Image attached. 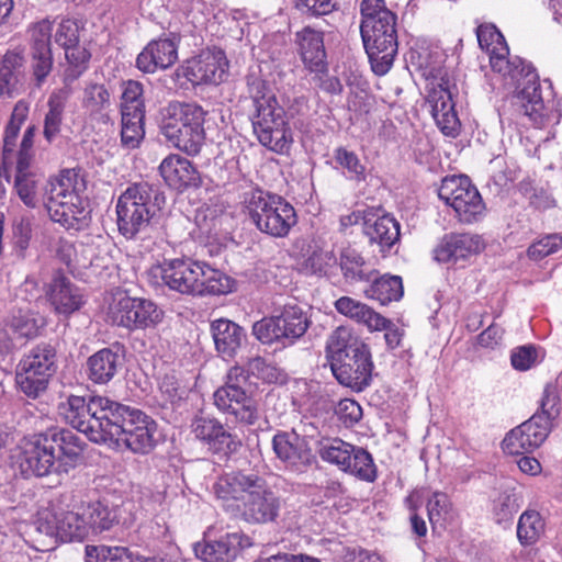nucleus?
<instances>
[{"mask_svg": "<svg viewBox=\"0 0 562 562\" xmlns=\"http://www.w3.org/2000/svg\"><path fill=\"white\" fill-rule=\"evenodd\" d=\"M477 42L490 56L492 69L501 74L509 85L517 89L516 99L521 113L536 127L546 122L544 103L541 97L538 76L530 64L519 57L508 58L509 48L505 37L495 25H480L476 31Z\"/></svg>", "mask_w": 562, "mask_h": 562, "instance_id": "obj_1", "label": "nucleus"}, {"mask_svg": "<svg viewBox=\"0 0 562 562\" xmlns=\"http://www.w3.org/2000/svg\"><path fill=\"white\" fill-rule=\"evenodd\" d=\"M213 493L227 513L250 525L276 521L282 507L281 497L255 473H225L213 484Z\"/></svg>", "mask_w": 562, "mask_h": 562, "instance_id": "obj_2", "label": "nucleus"}, {"mask_svg": "<svg viewBox=\"0 0 562 562\" xmlns=\"http://www.w3.org/2000/svg\"><path fill=\"white\" fill-rule=\"evenodd\" d=\"M78 438L66 429H48L23 438L13 459L25 477L67 474L79 459Z\"/></svg>", "mask_w": 562, "mask_h": 562, "instance_id": "obj_3", "label": "nucleus"}, {"mask_svg": "<svg viewBox=\"0 0 562 562\" xmlns=\"http://www.w3.org/2000/svg\"><path fill=\"white\" fill-rule=\"evenodd\" d=\"M149 276L159 278L172 291L193 296L227 294L234 286L222 271L189 257L165 259L150 268Z\"/></svg>", "mask_w": 562, "mask_h": 562, "instance_id": "obj_4", "label": "nucleus"}, {"mask_svg": "<svg viewBox=\"0 0 562 562\" xmlns=\"http://www.w3.org/2000/svg\"><path fill=\"white\" fill-rule=\"evenodd\" d=\"M247 92L252 102V130L259 143L276 153H284L292 143V134L284 109L266 80L257 75L247 77Z\"/></svg>", "mask_w": 562, "mask_h": 562, "instance_id": "obj_5", "label": "nucleus"}, {"mask_svg": "<svg viewBox=\"0 0 562 562\" xmlns=\"http://www.w3.org/2000/svg\"><path fill=\"white\" fill-rule=\"evenodd\" d=\"M86 181L75 169L63 170L50 181L45 202L52 221L67 229L80 231L89 225L90 211L82 193Z\"/></svg>", "mask_w": 562, "mask_h": 562, "instance_id": "obj_6", "label": "nucleus"}, {"mask_svg": "<svg viewBox=\"0 0 562 562\" xmlns=\"http://www.w3.org/2000/svg\"><path fill=\"white\" fill-rule=\"evenodd\" d=\"M165 203L164 193L148 182L128 186L119 196L115 206L120 234L133 239L145 232L158 220Z\"/></svg>", "mask_w": 562, "mask_h": 562, "instance_id": "obj_7", "label": "nucleus"}, {"mask_svg": "<svg viewBox=\"0 0 562 562\" xmlns=\"http://www.w3.org/2000/svg\"><path fill=\"white\" fill-rule=\"evenodd\" d=\"M156 431L157 424L150 416L114 401L101 443L124 446L135 453H147L156 445Z\"/></svg>", "mask_w": 562, "mask_h": 562, "instance_id": "obj_8", "label": "nucleus"}, {"mask_svg": "<svg viewBox=\"0 0 562 562\" xmlns=\"http://www.w3.org/2000/svg\"><path fill=\"white\" fill-rule=\"evenodd\" d=\"M205 115L206 112L196 103L170 102L165 108L160 132L175 148L195 156L205 139Z\"/></svg>", "mask_w": 562, "mask_h": 562, "instance_id": "obj_9", "label": "nucleus"}, {"mask_svg": "<svg viewBox=\"0 0 562 562\" xmlns=\"http://www.w3.org/2000/svg\"><path fill=\"white\" fill-rule=\"evenodd\" d=\"M245 211L263 234L283 238L297 223L294 207L283 198L256 189L245 194Z\"/></svg>", "mask_w": 562, "mask_h": 562, "instance_id": "obj_10", "label": "nucleus"}, {"mask_svg": "<svg viewBox=\"0 0 562 562\" xmlns=\"http://www.w3.org/2000/svg\"><path fill=\"white\" fill-rule=\"evenodd\" d=\"M114 401L105 396L71 395L60 406L64 419L72 428L85 434L91 441L101 443Z\"/></svg>", "mask_w": 562, "mask_h": 562, "instance_id": "obj_11", "label": "nucleus"}, {"mask_svg": "<svg viewBox=\"0 0 562 562\" xmlns=\"http://www.w3.org/2000/svg\"><path fill=\"white\" fill-rule=\"evenodd\" d=\"M310 319L296 304H286L278 315L263 317L252 325V335L265 345H293L310 327Z\"/></svg>", "mask_w": 562, "mask_h": 562, "instance_id": "obj_12", "label": "nucleus"}, {"mask_svg": "<svg viewBox=\"0 0 562 562\" xmlns=\"http://www.w3.org/2000/svg\"><path fill=\"white\" fill-rule=\"evenodd\" d=\"M396 21L392 23L360 24V34L366 53L369 57L372 71L378 76H384L393 66L397 54Z\"/></svg>", "mask_w": 562, "mask_h": 562, "instance_id": "obj_13", "label": "nucleus"}, {"mask_svg": "<svg viewBox=\"0 0 562 562\" xmlns=\"http://www.w3.org/2000/svg\"><path fill=\"white\" fill-rule=\"evenodd\" d=\"M438 196L453 209L462 223L472 224L484 215L485 204L482 196L465 176L446 177L438 189Z\"/></svg>", "mask_w": 562, "mask_h": 562, "instance_id": "obj_14", "label": "nucleus"}, {"mask_svg": "<svg viewBox=\"0 0 562 562\" xmlns=\"http://www.w3.org/2000/svg\"><path fill=\"white\" fill-rule=\"evenodd\" d=\"M321 458L335 464L341 471L350 473L366 482L376 479V469L371 454L361 447L350 445L339 438L331 439L322 445Z\"/></svg>", "mask_w": 562, "mask_h": 562, "instance_id": "obj_15", "label": "nucleus"}, {"mask_svg": "<svg viewBox=\"0 0 562 562\" xmlns=\"http://www.w3.org/2000/svg\"><path fill=\"white\" fill-rule=\"evenodd\" d=\"M108 316L113 324L133 330L156 326L164 313L149 300L117 293L109 305Z\"/></svg>", "mask_w": 562, "mask_h": 562, "instance_id": "obj_16", "label": "nucleus"}, {"mask_svg": "<svg viewBox=\"0 0 562 562\" xmlns=\"http://www.w3.org/2000/svg\"><path fill=\"white\" fill-rule=\"evenodd\" d=\"M191 431L205 449L220 457H228L240 447V440L213 417L196 416L191 423Z\"/></svg>", "mask_w": 562, "mask_h": 562, "instance_id": "obj_17", "label": "nucleus"}, {"mask_svg": "<svg viewBox=\"0 0 562 562\" xmlns=\"http://www.w3.org/2000/svg\"><path fill=\"white\" fill-rule=\"evenodd\" d=\"M550 432V423L544 415H533L530 419L512 429L502 442L503 450L519 456L539 448Z\"/></svg>", "mask_w": 562, "mask_h": 562, "instance_id": "obj_18", "label": "nucleus"}, {"mask_svg": "<svg viewBox=\"0 0 562 562\" xmlns=\"http://www.w3.org/2000/svg\"><path fill=\"white\" fill-rule=\"evenodd\" d=\"M484 249L481 236L470 233L447 234L432 250L434 259L440 263L464 266Z\"/></svg>", "mask_w": 562, "mask_h": 562, "instance_id": "obj_19", "label": "nucleus"}, {"mask_svg": "<svg viewBox=\"0 0 562 562\" xmlns=\"http://www.w3.org/2000/svg\"><path fill=\"white\" fill-rule=\"evenodd\" d=\"M228 60L220 48L202 50L188 61L186 77L193 85H218L227 76Z\"/></svg>", "mask_w": 562, "mask_h": 562, "instance_id": "obj_20", "label": "nucleus"}, {"mask_svg": "<svg viewBox=\"0 0 562 562\" xmlns=\"http://www.w3.org/2000/svg\"><path fill=\"white\" fill-rule=\"evenodd\" d=\"M372 361L368 349L344 357L330 363V369L337 381L353 391L360 392L371 381Z\"/></svg>", "mask_w": 562, "mask_h": 562, "instance_id": "obj_21", "label": "nucleus"}, {"mask_svg": "<svg viewBox=\"0 0 562 562\" xmlns=\"http://www.w3.org/2000/svg\"><path fill=\"white\" fill-rule=\"evenodd\" d=\"M432 85L427 98L431 115L445 135L454 137L459 132L460 121L454 110L449 81L441 78Z\"/></svg>", "mask_w": 562, "mask_h": 562, "instance_id": "obj_22", "label": "nucleus"}, {"mask_svg": "<svg viewBox=\"0 0 562 562\" xmlns=\"http://www.w3.org/2000/svg\"><path fill=\"white\" fill-rule=\"evenodd\" d=\"M250 538L241 532L222 536L218 540L194 544L195 557L203 562H233L239 551L251 547Z\"/></svg>", "mask_w": 562, "mask_h": 562, "instance_id": "obj_23", "label": "nucleus"}, {"mask_svg": "<svg viewBox=\"0 0 562 562\" xmlns=\"http://www.w3.org/2000/svg\"><path fill=\"white\" fill-rule=\"evenodd\" d=\"M214 404L221 412L248 425H252L258 418L257 405L249 390L221 386L214 392Z\"/></svg>", "mask_w": 562, "mask_h": 562, "instance_id": "obj_24", "label": "nucleus"}, {"mask_svg": "<svg viewBox=\"0 0 562 562\" xmlns=\"http://www.w3.org/2000/svg\"><path fill=\"white\" fill-rule=\"evenodd\" d=\"M55 513L43 510L32 524H22L19 532L24 542L35 551L48 552L58 544V532L55 526Z\"/></svg>", "mask_w": 562, "mask_h": 562, "instance_id": "obj_25", "label": "nucleus"}, {"mask_svg": "<svg viewBox=\"0 0 562 562\" xmlns=\"http://www.w3.org/2000/svg\"><path fill=\"white\" fill-rule=\"evenodd\" d=\"M44 325V318L33 310L29 307L13 308L3 321L1 331L5 336L4 347L10 348L18 340L37 336Z\"/></svg>", "mask_w": 562, "mask_h": 562, "instance_id": "obj_26", "label": "nucleus"}, {"mask_svg": "<svg viewBox=\"0 0 562 562\" xmlns=\"http://www.w3.org/2000/svg\"><path fill=\"white\" fill-rule=\"evenodd\" d=\"M272 448L279 460L300 469L312 463L313 454L304 437L295 431H281L273 436Z\"/></svg>", "mask_w": 562, "mask_h": 562, "instance_id": "obj_27", "label": "nucleus"}, {"mask_svg": "<svg viewBox=\"0 0 562 562\" xmlns=\"http://www.w3.org/2000/svg\"><path fill=\"white\" fill-rule=\"evenodd\" d=\"M178 59V46L171 38L150 41L136 58L137 68L145 74L171 67Z\"/></svg>", "mask_w": 562, "mask_h": 562, "instance_id": "obj_28", "label": "nucleus"}, {"mask_svg": "<svg viewBox=\"0 0 562 562\" xmlns=\"http://www.w3.org/2000/svg\"><path fill=\"white\" fill-rule=\"evenodd\" d=\"M46 295L54 311L60 315H70L83 304L80 289L59 273L47 285Z\"/></svg>", "mask_w": 562, "mask_h": 562, "instance_id": "obj_29", "label": "nucleus"}, {"mask_svg": "<svg viewBox=\"0 0 562 562\" xmlns=\"http://www.w3.org/2000/svg\"><path fill=\"white\" fill-rule=\"evenodd\" d=\"M215 349L223 359L231 360L246 341L245 329L233 321L218 318L211 323Z\"/></svg>", "mask_w": 562, "mask_h": 562, "instance_id": "obj_30", "label": "nucleus"}, {"mask_svg": "<svg viewBox=\"0 0 562 562\" xmlns=\"http://www.w3.org/2000/svg\"><path fill=\"white\" fill-rule=\"evenodd\" d=\"M363 232L370 243H375L381 250L390 249L400 239L398 222L387 215L378 216L373 209L363 212Z\"/></svg>", "mask_w": 562, "mask_h": 562, "instance_id": "obj_31", "label": "nucleus"}, {"mask_svg": "<svg viewBox=\"0 0 562 562\" xmlns=\"http://www.w3.org/2000/svg\"><path fill=\"white\" fill-rule=\"evenodd\" d=\"M24 61L21 52L9 50L4 54L0 63V98H14L21 92Z\"/></svg>", "mask_w": 562, "mask_h": 562, "instance_id": "obj_32", "label": "nucleus"}, {"mask_svg": "<svg viewBox=\"0 0 562 562\" xmlns=\"http://www.w3.org/2000/svg\"><path fill=\"white\" fill-rule=\"evenodd\" d=\"M159 172L170 188L179 191L195 184L198 180L193 165L176 154H170L161 161Z\"/></svg>", "mask_w": 562, "mask_h": 562, "instance_id": "obj_33", "label": "nucleus"}, {"mask_svg": "<svg viewBox=\"0 0 562 562\" xmlns=\"http://www.w3.org/2000/svg\"><path fill=\"white\" fill-rule=\"evenodd\" d=\"M122 366V356L112 348H103L87 360V376L94 384H108Z\"/></svg>", "mask_w": 562, "mask_h": 562, "instance_id": "obj_34", "label": "nucleus"}, {"mask_svg": "<svg viewBox=\"0 0 562 562\" xmlns=\"http://www.w3.org/2000/svg\"><path fill=\"white\" fill-rule=\"evenodd\" d=\"M297 40L304 64L313 71H322L326 65L323 33L307 26L297 33Z\"/></svg>", "mask_w": 562, "mask_h": 562, "instance_id": "obj_35", "label": "nucleus"}, {"mask_svg": "<svg viewBox=\"0 0 562 562\" xmlns=\"http://www.w3.org/2000/svg\"><path fill=\"white\" fill-rule=\"evenodd\" d=\"M335 307L338 313L353 319L357 323L363 324L370 328L385 327V317L367 304L357 301L350 296H341L335 302Z\"/></svg>", "mask_w": 562, "mask_h": 562, "instance_id": "obj_36", "label": "nucleus"}, {"mask_svg": "<svg viewBox=\"0 0 562 562\" xmlns=\"http://www.w3.org/2000/svg\"><path fill=\"white\" fill-rule=\"evenodd\" d=\"M370 285L363 291L367 299L378 301L381 305L397 302L404 294L403 281L398 276L373 274Z\"/></svg>", "mask_w": 562, "mask_h": 562, "instance_id": "obj_37", "label": "nucleus"}, {"mask_svg": "<svg viewBox=\"0 0 562 562\" xmlns=\"http://www.w3.org/2000/svg\"><path fill=\"white\" fill-rule=\"evenodd\" d=\"M80 508L89 535L110 530L119 521L116 510L104 502H89Z\"/></svg>", "mask_w": 562, "mask_h": 562, "instance_id": "obj_38", "label": "nucleus"}, {"mask_svg": "<svg viewBox=\"0 0 562 562\" xmlns=\"http://www.w3.org/2000/svg\"><path fill=\"white\" fill-rule=\"evenodd\" d=\"M366 349V346L358 341L349 328L340 326L327 339L326 356L329 363H331Z\"/></svg>", "mask_w": 562, "mask_h": 562, "instance_id": "obj_39", "label": "nucleus"}, {"mask_svg": "<svg viewBox=\"0 0 562 562\" xmlns=\"http://www.w3.org/2000/svg\"><path fill=\"white\" fill-rule=\"evenodd\" d=\"M58 541H81L89 536L80 506L76 510L55 513Z\"/></svg>", "mask_w": 562, "mask_h": 562, "instance_id": "obj_40", "label": "nucleus"}, {"mask_svg": "<svg viewBox=\"0 0 562 562\" xmlns=\"http://www.w3.org/2000/svg\"><path fill=\"white\" fill-rule=\"evenodd\" d=\"M145 111L121 110V143L125 148L135 149L145 136Z\"/></svg>", "mask_w": 562, "mask_h": 562, "instance_id": "obj_41", "label": "nucleus"}, {"mask_svg": "<svg viewBox=\"0 0 562 562\" xmlns=\"http://www.w3.org/2000/svg\"><path fill=\"white\" fill-rule=\"evenodd\" d=\"M67 98L68 94L64 90L54 91L48 98L43 131L48 143H52L60 132Z\"/></svg>", "mask_w": 562, "mask_h": 562, "instance_id": "obj_42", "label": "nucleus"}, {"mask_svg": "<svg viewBox=\"0 0 562 562\" xmlns=\"http://www.w3.org/2000/svg\"><path fill=\"white\" fill-rule=\"evenodd\" d=\"M56 352L49 345H38L25 355L19 362L29 370L52 378L55 370Z\"/></svg>", "mask_w": 562, "mask_h": 562, "instance_id": "obj_43", "label": "nucleus"}, {"mask_svg": "<svg viewBox=\"0 0 562 562\" xmlns=\"http://www.w3.org/2000/svg\"><path fill=\"white\" fill-rule=\"evenodd\" d=\"M65 56L68 65L64 71V82L69 86L86 71L91 54L78 42L65 48Z\"/></svg>", "mask_w": 562, "mask_h": 562, "instance_id": "obj_44", "label": "nucleus"}, {"mask_svg": "<svg viewBox=\"0 0 562 562\" xmlns=\"http://www.w3.org/2000/svg\"><path fill=\"white\" fill-rule=\"evenodd\" d=\"M49 379L21 364L16 367L15 383L19 390L27 397L37 398L41 396L46 391Z\"/></svg>", "mask_w": 562, "mask_h": 562, "instance_id": "obj_45", "label": "nucleus"}, {"mask_svg": "<svg viewBox=\"0 0 562 562\" xmlns=\"http://www.w3.org/2000/svg\"><path fill=\"white\" fill-rule=\"evenodd\" d=\"M340 267L345 278L351 282H369L373 274L378 273L375 270L366 271L363 258L353 249H347L341 254Z\"/></svg>", "mask_w": 562, "mask_h": 562, "instance_id": "obj_46", "label": "nucleus"}, {"mask_svg": "<svg viewBox=\"0 0 562 562\" xmlns=\"http://www.w3.org/2000/svg\"><path fill=\"white\" fill-rule=\"evenodd\" d=\"M543 529L544 524L540 514L536 510H527L519 518L517 537L522 544H531L539 539Z\"/></svg>", "mask_w": 562, "mask_h": 562, "instance_id": "obj_47", "label": "nucleus"}, {"mask_svg": "<svg viewBox=\"0 0 562 562\" xmlns=\"http://www.w3.org/2000/svg\"><path fill=\"white\" fill-rule=\"evenodd\" d=\"M360 24L370 25V23H389V20H397L395 13L389 10L384 0H362L360 3Z\"/></svg>", "mask_w": 562, "mask_h": 562, "instance_id": "obj_48", "label": "nucleus"}, {"mask_svg": "<svg viewBox=\"0 0 562 562\" xmlns=\"http://www.w3.org/2000/svg\"><path fill=\"white\" fill-rule=\"evenodd\" d=\"M111 97L103 85L90 83L85 88L82 106L91 114H98L109 109Z\"/></svg>", "mask_w": 562, "mask_h": 562, "instance_id": "obj_49", "label": "nucleus"}, {"mask_svg": "<svg viewBox=\"0 0 562 562\" xmlns=\"http://www.w3.org/2000/svg\"><path fill=\"white\" fill-rule=\"evenodd\" d=\"M37 184L36 175L14 177L13 190L26 207L35 209L38 205Z\"/></svg>", "mask_w": 562, "mask_h": 562, "instance_id": "obj_50", "label": "nucleus"}, {"mask_svg": "<svg viewBox=\"0 0 562 562\" xmlns=\"http://www.w3.org/2000/svg\"><path fill=\"white\" fill-rule=\"evenodd\" d=\"M561 247L562 236L559 234H549L533 241L529 246L527 255L532 260H541L557 252Z\"/></svg>", "mask_w": 562, "mask_h": 562, "instance_id": "obj_51", "label": "nucleus"}, {"mask_svg": "<svg viewBox=\"0 0 562 562\" xmlns=\"http://www.w3.org/2000/svg\"><path fill=\"white\" fill-rule=\"evenodd\" d=\"M334 158L339 166L348 170L352 179L357 181L366 179V167L355 151L338 147L334 153Z\"/></svg>", "mask_w": 562, "mask_h": 562, "instance_id": "obj_52", "label": "nucleus"}, {"mask_svg": "<svg viewBox=\"0 0 562 562\" xmlns=\"http://www.w3.org/2000/svg\"><path fill=\"white\" fill-rule=\"evenodd\" d=\"M429 521L435 525L451 517L452 505L447 494L435 492L427 503Z\"/></svg>", "mask_w": 562, "mask_h": 562, "instance_id": "obj_53", "label": "nucleus"}, {"mask_svg": "<svg viewBox=\"0 0 562 562\" xmlns=\"http://www.w3.org/2000/svg\"><path fill=\"white\" fill-rule=\"evenodd\" d=\"M145 111L143 100V85L135 80H128L123 83L121 110L124 111Z\"/></svg>", "mask_w": 562, "mask_h": 562, "instance_id": "obj_54", "label": "nucleus"}, {"mask_svg": "<svg viewBox=\"0 0 562 562\" xmlns=\"http://www.w3.org/2000/svg\"><path fill=\"white\" fill-rule=\"evenodd\" d=\"M31 67L36 86H42L53 68L52 49L32 50Z\"/></svg>", "mask_w": 562, "mask_h": 562, "instance_id": "obj_55", "label": "nucleus"}, {"mask_svg": "<svg viewBox=\"0 0 562 562\" xmlns=\"http://www.w3.org/2000/svg\"><path fill=\"white\" fill-rule=\"evenodd\" d=\"M519 191L538 209H549L554 205V199L543 188H537L530 180L519 183Z\"/></svg>", "mask_w": 562, "mask_h": 562, "instance_id": "obj_56", "label": "nucleus"}, {"mask_svg": "<svg viewBox=\"0 0 562 562\" xmlns=\"http://www.w3.org/2000/svg\"><path fill=\"white\" fill-rule=\"evenodd\" d=\"M247 372L268 383L278 382L281 376L280 371L261 357H256L248 361Z\"/></svg>", "mask_w": 562, "mask_h": 562, "instance_id": "obj_57", "label": "nucleus"}, {"mask_svg": "<svg viewBox=\"0 0 562 562\" xmlns=\"http://www.w3.org/2000/svg\"><path fill=\"white\" fill-rule=\"evenodd\" d=\"M52 22L49 20H42L30 29L32 40V50L42 48L50 49L52 37Z\"/></svg>", "mask_w": 562, "mask_h": 562, "instance_id": "obj_58", "label": "nucleus"}, {"mask_svg": "<svg viewBox=\"0 0 562 562\" xmlns=\"http://www.w3.org/2000/svg\"><path fill=\"white\" fill-rule=\"evenodd\" d=\"M55 42L64 49L77 44L79 42V25L77 22L70 19L63 20L55 32Z\"/></svg>", "mask_w": 562, "mask_h": 562, "instance_id": "obj_59", "label": "nucleus"}, {"mask_svg": "<svg viewBox=\"0 0 562 562\" xmlns=\"http://www.w3.org/2000/svg\"><path fill=\"white\" fill-rule=\"evenodd\" d=\"M510 361L519 371L530 369L537 361V350L533 346H521L512 351Z\"/></svg>", "mask_w": 562, "mask_h": 562, "instance_id": "obj_60", "label": "nucleus"}, {"mask_svg": "<svg viewBox=\"0 0 562 562\" xmlns=\"http://www.w3.org/2000/svg\"><path fill=\"white\" fill-rule=\"evenodd\" d=\"M335 263L330 251H314L306 260V268L313 273H326L327 269Z\"/></svg>", "mask_w": 562, "mask_h": 562, "instance_id": "obj_61", "label": "nucleus"}, {"mask_svg": "<svg viewBox=\"0 0 562 562\" xmlns=\"http://www.w3.org/2000/svg\"><path fill=\"white\" fill-rule=\"evenodd\" d=\"M558 395L555 392V387L551 385H546L543 390V396L541 400V413H537L536 415H544L548 417V422L558 415L559 409L558 405Z\"/></svg>", "mask_w": 562, "mask_h": 562, "instance_id": "obj_62", "label": "nucleus"}, {"mask_svg": "<svg viewBox=\"0 0 562 562\" xmlns=\"http://www.w3.org/2000/svg\"><path fill=\"white\" fill-rule=\"evenodd\" d=\"M337 413L346 424L357 423L362 415L360 405L356 401L348 398L339 402Z\"/></svg>", "mask_w": 562, "mask_h": 562, "instance_id": "obj_63", "label": "nucleus"}, {"mask_svg": "<svg viewBox=\"0 0 562 562\" xmlns=\"http://www.w3.org/2000/svg\"><path fill=\"white\" fill-rule=\"evenodd\" d=\"M248 378L249 374L246 369L240 366H234L228 370L225 384L223 386H231L238 390H248Z\"/></svg>", "mask_w": 562, "mask_h": 562, "instance_id": "obj_64", "label": "nucleus"}]
</instances>
